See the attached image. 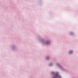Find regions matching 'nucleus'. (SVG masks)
Masks as SVG:
<instances>
[{
  "label": "nucleus",
  "instance_id": "f257e3e1",
  "mask_svg": "<svg viewBox=\"0 0 78 78\" xmlns=\"http://www.w3.org/2000/svg\"><path fill=\"white\" fill-rule=\"evenodd\" d=\"M58 77L61 78V76L59 75V74L58 73H56L55 76L53 77V78H56Z\"/></svg>",
  "mask_w": 78,
  "mask_h": 78
},
{
  "label": "nucleus",
  "instance_id": "f03ea898",
  "mask_svg": "<svg viewBox=\"0 0 78 78\" xmlns=\"http://www.w3.org/2000/svg\"><path fill=\"white\" fill-rule=\"evenodd\" d=\"M69 53H71V52L69 51Z\"/></svg>",
  "mask_w": 78,
  "mask_h": 78
},
{
  "label": "nucleus",
  "instance_id": "7ed1b4c3",
  "mask_svg": "<svg viewBox=\"0 0 78 78\" xmlns=\"http://www.w3.org/2000/svg\"><path fill=\"white\" fill-rule=\"evenodd\" d=\"M71 52H72V51H71Z\"/></svg>",
  "mask_w": 78,
  "mask_h": 78
}]
</instances>
